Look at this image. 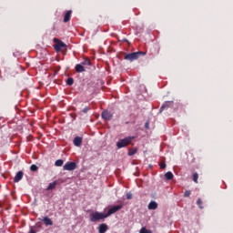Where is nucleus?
I'll return each instance as SVG.
<instances>
[{
	"label": "nucleus",
	"instance_id": "nucleus-1",
	"mask_svg": "<svg viewBox=\"0 0 233 233\" xmlns=\"http://www.w3.org/2000/svg\"><path fill=\"white\" fill-rule=\"evenodd\" d=\"M106 214L101 213L99 211H96L89 215V219L92 223H96L97 221H101V219H106Z\"/></svg>",
	"mask_w": 233,
	"mask_h": 233
},
{
	"label": "nucleus",
	"instance_id": "nucleus-2",
	"mask_svg": "<svg viewBox=\"0 0 233 233\" xmlns=\"http://www.w3.org/2000/svg\"><path fill=\"white\" fill-rule=\"evenodd\" d=\"M140 56H147V53H145L143 51L129 53V54L125 56L124 59L126 61H131L132 62V61H136V60L139 59Z\"/></svg>",
	"mask_w": 233,
	"mask_h": 233
},
{
	"label": "nucleus",
	"instance_id": "nucleus-3",
	"mask_svg": "<svg viewBox=\"0 0 233 233\" xmlns=\"http://www.w3.org/2000/svg\"><path fill=\"white\" fill-rule=\"evenodd\" d=\"M54 43L56 45L54 46V48L56 52H66V44H65L63 41L59 40L58 38H54L53 39Z\"/></svg>",
	"mask_w": 233,
	"mask_h": 233
},
{
	"label": "nucleus",
	"instance_id": "nucleus-4",
	"mask_svg": "<svg viewBox=\"0 0 233 233\" xmlns=\"http://www.w3.org/2000/svg\"><path fill=\"white\" fill-rule=\"evenodd\" d=\"M133 139H134V137H127L123 139H120L116 143L117 148H125V147H128V145H130V143H132Z\"/></svg>",
	"mask_w": 233,
	"mask_h": 233
},
{
	"label": "nucleus",
	"instance_id": "nucleus-5",
	"mask_svg": "<svg viewBox=\"0 0 233 233\" xmlns=\"http://www.w3.org/2000/svg\"><path fill=\"white\" fill-rule=\"evenodd\" d=\"M121 208H123V205L114 206L107 211V213H106V216L109 218V216L116 214V212H118V210H121Z\"/></svg>",
	"mask_w": 233,
	"mask_h": 233
},
{
	"label": "nucleus",
	"instance_id": "nucleus-6",
	"mask_svg": "<svg viewBox=\"0 0 233 233\" xmlns=\"http://www.w3.org/2000/svg\"><path fill=\"white\" fill-rule=\"evenodd\" d=\"M64 170H76V168H77V164H76V162H67L65 164V166L63 167Z\"/></svg>",
	"mask_w": 233,
	"mask_h": 233
},
{
	"label": "nucleus",
	"instance_id": "nucleus-7",
	"mask_svg": "<svg viewBox=\"0 0 233 233\" xmlns=\"http://www.w3.org/2000/svg\"><path fill=\"white\" fill-rule=\"evenodd\" d=\"M174 106V101H167L165 102L159 109V112H163V110H167L168 108H172Z\"/></svg>",
	"mask_w": 233,
	"mask_h": 233
},
{
	"label": "nucleus",
	"instance_id": "nucleus-8",
	"mask_svg": "<svg viewBox=\"0 0 233 233\" xmlns=\"http://www.w3.org/2000/svg\"><path fill=\"white\" fill-rule=\"evenodd\" d=\"M113 117V115L108 110H105L102 112V119H105V121H110Z\"/></svg>",
	"mask_w": 233,
	"mask_h": 233
},
{
	"label": "nucleus",
	"instance_id": "nucleus-9",
	"mask_svg": "<svg viewBox=\"0 0 233 233\" xmlns=\"http://www.w3.org/2000/svg\"><path fill=\"white\" fill-rule=\"evenodd\" d=\"M42 221L46 227H50L54 225V221H52V219L48 217H45Z\"/></svg>",
	"mask_w": 233,
	"mask_h": 233
},
{
	"label": "nucleus",
	"instance_id": "nucleus-10",
	"mask_svg": "<svg viewBox=\"0 0 233 233\" xmlns=\"http://www.w3.org/2000/svg\"><path fill=\"white\" fill-rule=\"evenodd\" d=\"M108 230V225L103 223L98 226V232L105 233Z\"/></svg>",
	"mask_w": 233,
	"mask_h": 233
},
{
	"label": "nucleus",
	"instance_id": "nucleus-11",
	"mask_svg": "<svg viewBox=\"0 0 233 233\" xmlns=\"http://www.w3.org/2000/svg\"><path fill=\"white\" fill-rule=\"evenodd\" d=\"M75 69H76V72H77V74H81L86 71V69H85V66H82L81 64H77L75 66Z\"/></svg>",
	"mask_w": 233,
	"mask_h": 233
},
{
	"label": "nucleus",
	"instance_id": "nucleus-12",
	"mask_svg": "<svg viewBox=\"0 0 233 233\" xmlns=\"http://www.w3.org/2000/svg\"><path fill=\"white\" fill-rule=\"evenodd\" d=\"M24 173L23 171H18L14 178L15 183H19L23 179Z\"/></svg>",
	"mask_w": 233,
	"mask_h": 233
},
{
	"label": "nucleus",
	"instance_id": "nucleus-13",
	"mask_svg": "<svg viewBox=\"0 0 233 233\" xmlns=\"http://www.w3.org/2000/svg\"><path fill=\"white\" fill-rule=\"evenodd\" d=\"M73 143L75 147H79L83 143V137H76L73 140Z\"/></svg>",
	"mask_w": 233,
	"mask_h": 233
},
{
	"label": "nucleus",
	"instance_id": "nucleus-14",
	"mask_svg": "<svg viewBox=\"0 0 233 233\" xmlns=\"http://www.w3.org/2000/svg\"><path fill=\"white\" fill-rule=\"evenodd\" d=\"M157 207H158L157 202L150 201L147 206V208H148V210H156L157 208Z\"/></svg>",
	"mask_w": 233,
	"mask_h": 233
},
{
	"label": "nucleus",
	"instance_id": "nucleus-15",
	"mask_svg": "<svg viewBox=\"0 0 233 233\" xmlns=\"http://www.w3.org/2000/svg\"><path fill=\"white\" fill-rule=\"evenodd\" d=\"M72 17V10H69L66 13L64 16V23H68L70 21V18Z\"/></svg>",
	"mask_w": 233,
	"mask_h": 233
},
{
	"label": "nucleus",
	"instance_id": "nucleus-16",
	"mask_svg": "<svg viewBox=\"0 0 233 233\" xmlns=\"http://www.w3.org/2000/svg\"><path fill=\"white\" fill-rule=\"evenodd\" d=\"M82 66H92V62L90 61V59L86 58L84 59L83 62H81L80 64Z\"/></svg>",
	"mask_w": 233,
	"mask_h": 233
},
{
	"label": "nucleus",
	"instance_id": "nucleus-17",
	"mask_svg": "<svg viewBox=\"0 0 233 233\" xmlns=\"http://www.w3.org/2000/svg\"><path fill=\"white\" fill-rule=\"evenodd\" d=\"M151 56H152V57H156V56H159V48L153 47L151 49Z\"/></svg>",
	"mask_w": 233,
	"mask_h": 233
},
{
	"label": "nucleus",
	"instance_id": "nucleus-18",
	"mask_svg": "<svg viewBox=\"0 0 233 233\" xmlns=\"http://www.w3.org/2000/svg\"><path fill=\"white\" fill-rule=\"evenodd\" d=\"M56 187H57V182L54 181L48 185L46 190H54V188H56Z\"/></svg>",
	"mask_w": 233,
	"mask_h": 233
},
{
	"label": "nucleus",
	"instance_id": "nucleus-19",
	"mask_svg": "<svg viewBox=\"0 0 233 233\" xmlns=\"http://www.w3.org/2000/svg\"><path fill=\"white\" fill-rule=\"evenodd\" d=\"M165 177L168 180V181H170L171 179H174V174L172 173V172H167L166 174H165Z\"/></svg>",
	"mask_w": 233,
	"mask_h": 233
},
{
	"label": "nucleus",
	"instance_id": "nucleus-20",
	"mask_svg": "<svg viewBox=\"0 0 233 233\" xmlns=\"http://www.w3.org/2000/svg\"><path fill=\"white\" fill-rule=\"evenodd\" d=\"M30 170L31 172H37L39 170V167L35 164H33L30 166Z\"/></svg>",
	"mask_w": 233,
	"mask_h": 233
},
{
	"label": "nucleus",
	"instance_id": "nucleus-21",
	"mask_svg": "<svg viewBox=\"0 0 233 233\" xmlns=\"http://www.w3.org/2000/svg\"><path fill=\"white\" fill-rule=\"evenodd\" d=\"M65 163V161H63V159H58L55 162V166L56 167H63V164Z\"/></svg>",
	"mask_w": 233,
	"mask_h": 233
},
{
	"label": "nucleus",
	"instance_id": "nucleus-22",
	"mask_svg": "<svg viewBox=\"0 0 233 233\" xmlns=\"http://www.w3.org/2000/svg\"><path fill=\"white\" fill-rule=\"evenodd\" d=\"M197 205L199 208L203 209V200H201V198L197 200Z\"/></svg>",
	"mask_w": 233,
	"mask_h": 233
},
{
	"label": "nucleus",
	"instance_id": "nucleus-23",
	"mask_svg": "<svg viewBox=\"0 0 233 233\" xmlns=\"http://www.w3.org/2000/svg\"><path fill=\"white\" fill-rule=\"evenodd\" d=\"M66 85H68L69 86H72V85H74V78L72 77L67 78Z\"/></svg>",
	"mask_w": 233,
	"mask_h": 233
},
{
	"label": "nucleus",
	"instance_id": "nucleus-24",
	"mask_svg": "<svg viewBox=\"0 0 233 233\" xmlns=\"http://www.w3.org/2000/svg\"><path fill=\"white\" fill-rule=\"evenodd\" d=\"M137 149H129L128 150V156H135V154H137Z\"/></svg>",
	"mask_w": 233,
	"mask_h": 233
},
{
	"label": "nucleus",
	"instance_id": "nucleus-25",
	"mask_svg": "<svg viewBox=\"0 0 233 233\" xmlns=\"http://www.w3.org/2000/svg\"><path fill=\"white\" fill-rule=\"evenodd\" d=\"M139 233H152L150 229H147V228H142Z\"/></svg>",
	"mask_w": 233,
	"mask_h": 233
},
{
	"label": "nucleus",
	"instance_id": "nucleus-26",
	"mask_svg": "<svg viewBox=\"0 0 233 233\" xmlns=\"http://www.w3.org/2000/svg\"><path fill=\"white\" fill-rule=\"evenodd\" d=\"M199 178V175L198 174V173H195L194 175H193V181L195 182V183H198V179Z\"/></svg>",
	"mask_w": 233,
	"mask_h": 233
},
{
	"label": "nucleus",
	"instance_id": "nucleus-27",
	"mask_svg": "<svg viewBox=\"0 0 233 233\" xmlns=\"http://www.w3.org/2000/svg\"><path fill=\"white\" fill-rule=\"evenodd\" d=\"M190 194H192V191H190V190L185 191L184 198H190Z\"/></svg>",
	"mask_w": 233,
	"mask_h": 233
},
{
	"label": "nucleus",
	"instance_id": "nucleus-28",
	"mask_svg": "<svg viewBox=\"0 0 233 233\" xmlns=\"http://www.w3.org/2000/svg\"><path fill=\"white\" fill-rule=\"evenodd\" d=\"M89 111H90V107H89V106H86V107H84L83 110H82V112H83L84 114H88Z\"/></svg>",
	"mask_w": 233,
	"mask_h": 233
},
{
	"label": "nucleus",
	"instance_id": "nucleus-29",
	"mask_svg": "<svg viewBox=\"0 0 233 233\" xmlns=\"http://www.w3.org/2000/svg\"><path fill=\"white\" fill-rule=\"evenodd\" d=\"M126 198H127V199H132V194L131 193H127L126 195Z\"/></svg>",
	"mask_w": 233,
	"mask_h": 233
},
{
	"label": "nucleus",
	"instance_id": "nucleus-30",
	"mask_svg": "<svg viewBox=\"0 0 233 233\" xmlns=\"http://www.w3.org/2000/svg\"><path fill=\"white\" fill-rule=\"evenodd\" d=\"M160 168L162 169L167 168V164L165 163L160 164Z\"/></svg>",
	"mask_w": 233,
	"mask_h": 233
},
{
	"label": "nucleus",
	"instance_id": "nucleus-31",
	"mask_svg": "<svg viewBox=\"0 0 233 233\" xmlns=\"http://www.w3.org/2000/svg\"><path fill=\"white\" fill-rule=\"evenodd\" d=\"M28 233H37V232L35 231V229H33V228H31Z\"/></svg>",
	"mask_w": 233,
	"mask_h": 233
}]
</instances>
